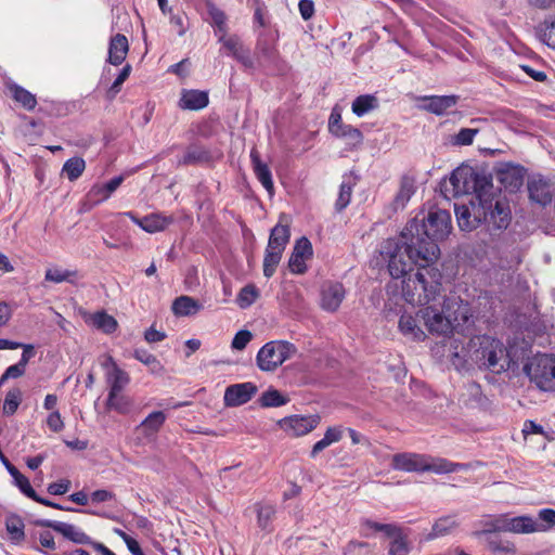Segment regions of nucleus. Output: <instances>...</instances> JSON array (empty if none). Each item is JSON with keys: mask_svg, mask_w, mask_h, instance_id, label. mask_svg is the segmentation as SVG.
Wrapping results in <instances>:
<instances>
[{"mask_svg": "<svg viewBox=\"0 0 555 555\" xmlns=\"http://www.w3.org/2000/svg\"><path fill=\"white\" fill-rule=\"evenodd\" d=\"M78 273L74 270H65L61 268H51L46 271L44 279L46 281L54 282V283H62V282H69L75 283V279L77 278Z\"/></svg>", "mask_w": 555, "mask_h": 555, "instance_id": "obj_46", "label": "nucleus"}, {"mask_svg": "<svg viewBox=\"0 0 555 555\" xmlns=\"http://www.w3.org/2000/svg\"><path fill=\"white\" fill-rule=\"evenodd\" d=\"M331 133L336 138L345 139L353 147L360 146L363 142L362 132L351 125L344 124Z\"/></svg>", "mask_w": 555, "mask_h": 555, "instance_id": "obj_32", "label": "nucleus"}, {"mask_svg": "<svg viewBox=\"0 0 555 555\" xmlns=\"http://www.w3.org/2000/svg\"><path fill=\"white\" fill-rule=\"evenodd\" d=\"M346 296V291L339 282H326L321 291V307L322 309L335 312Z\"/></svg>", "mask_w": 555, "mask_h": 555, "instance_id": "obj_13", "label": "nucleus"}, {"mask_svg": "<svg viewBox=\"0 0 555 555\" xmlns=\"http://www.w3.org/2000/svg\"><path fill=\"white\" fill-rule=\"evenodd\" d=\"M467 353L479 367L500 374L514 364L511 350L499 339L489 335H478L468 341Z\"/></svg>", "mask_w": 555, "mask_h": 555, "instance_id": "obj_3", "label": "nucleus"}, {"mask_svg": "<svg viewBox=\"0 0 555 555\" xmlns=\"http://www.w3.org/2000/svg\"><path fill=\"white\" fill-rule=\"evenodd\" d=\"M130 73H131V66L129 64H127L121 69V72L119 73V75L117 76L115 81L112 83V86L109 87V89L107 91V96L109 99H114L116 96V94L120 91L122 83L129 77Z\"/></svg>", "mask_w": 555, "mask_h": 555, "instance_id": "obj_54", "label": "nucleus"}, {"mask_svg": "<svg viewBox=\"0 0 555 555\" xmlns=\"http://www.w3.org/2000/svg\"><path fill=\"white\" fill-rule=\"evenodd\" d=\"M86 162L81 157H72L65 162L62 168V173L67 177L69 181H76L85 171Z\"/></svg>", "mask_w": 555, "mask_h": 555, "instance_id": "obj_43", "label": "nucleus"}, {"mask_svg": "<svg viewBox=\"0 0 555 555\" xmlns=\"http://www.w3.org/2000/svg\"><path fill=\"white\" fill-rule=\"evenodd\" d=\"M457 525L459 524L453 516L441 517L433 525V529L428 534V539H435L449 534L453 529L457 527Z\"/></svg>", "mask_w": 555, "mask_h": 555, "instance_id": "obj_41", "label": "nucleus"}, {"mask_svg": "<svg viewBox=\"0 0 555 555\" xmlns=\"http://www.w3.org/2000/svg\"><path fill=\"white\" fill-rule=\"evenodd\" d=\"M47 425L54 433H60L64 428V422L59 411H52L48 415Z\"/></svg>", "mask_w": 555, "mask_h": 555, "instance_id": "obj_60", "label": "nucleus"}, {"mask_svg": "<svg viewBox=\"0 0 555 555\" xmlns=\"http://www.w3.org/2000/svg\"><path fill=\"white\" fill-rule=\"evenodd\" d=\"M218 41L222 44V48L227 50L229 55H232L237 62H240L246 68H255V62L250 56V52L246 49L241 39L235 36H228L227 33L219 35Z\"/></svg>", "mask_w": 555, "mask_h": 555, "instance_id": "obj_11", "label": "nucleus"}, {"mask_svg": "<svg viewBox=\"0 0 555 555\" xmlns=\"http://www.w3.org/2000/svg\"><path fill=\"white\" fill-rule=\"evenodd\" d=\"M373 532H383L386 535H392L397 532V526L392 524H379L371 519H363L361 521V534L369 538Z\"/></svg>", "mask_w": 555, "mask_h": 555, "instance_id": "obj_34", "label": "nucleus"}, {"mask_svg": "<svg viewBox=\"0 0 555 555\" xmlns=\"http://www.w3.org/2000/svg\"><path fill=\"white\" fill-rule=\"evenodd\" d=\"M422 309V322L430 334L449 336L452 333L465 334L474 323L469 304L457 296H449L443 300L442 310L434 306Z\"/></svg>", "mask_w": 555, "mask_h": 555, "instance_id": "obj_2", "label": "nucleus"}, {"mask_svg": "<svg viewBox=\"0 0 555 555\" xmlns=\"http://www.w3.org/2000/svg\"><path fill=\"white\" fill-rule=\"evenodd\" d=\"M282 253H278L275 250L266 248L264 258H263V275L266 278H271L282 259Z\"/></svg>", "mask_w": 555, "mask_h": 555, "instance_id": "obj_48", "label": "nucleus"}, {"mask_svg": "<svg viewBox=\"0 0 555 555\" xmlns=\"http://www.w3.org/2000/svg\"><path fill=\"white\" fill-rule=\"evenodd\" d=\"M5 529L13 543H21L25 540V524L16 514H10L5 517Z\"/></svg>", "mask_w": 555, "mask_h": 555, "instance_id": "obj_29", "label": "nucleus"}, {"mask_svg": "<svg viewBox=\"0 0 555 555\" xmlns=\"http://www.w3.org/2000/svg\"><path fill=\"white\" fill-rule=\"evenodd\" d=\"M539 38L547 47L555 49V16L545 18L538 28Z\"/></svg>", "mask_w": 555, "mask_h": 555, "instance_id": "obj_42", "label": "nucleus"}, {"mask_svg": "<svg viewBox=\"0 0 555 555\" xmlns=\"http://www.w3.org/2000/svg\"><path fill=\"white\" fill-rule=\"evenodd\" d=\"M388 537L392 539L389 544V555H409L411 550L410 543L399 527H397L396 534Z\"/></svg>", "mask_w": 555, "mask_h": 555, "instance_id": "obj_39", "label": "nucleus"}, {"mask_svg": "<svg viewBox=\"0 0 555 555\" xmlns=\"http://www.w3.org/2000/svg\"><path fill=\"white\" fill-rule=\"evenodd\" d=\"M129 51V44L126 36L117 34L111 38L108 47V62L112 65H120Z\"/></svg>", "mask_w": 555, "mask_h": 555, "instance_id": "obj_18", "label": "nucleus"}, {"mask_svg": "<svg viewBox=\"0 0 555 555\" xmlns=\"http://www.w3.org/2000/svg\"><path fill=\"white\" fill-rule=\"evenodd\" d=\"M524 371L541 390H555V358L547 354L535 356L525 365Z\"/></svg>", "mask_w": 555, "mask_h": 555, "instance_id": "obj_8", "label": "nucleus"}, {"mask_svg": "<svg viewBox=\"0 0 555 555\" xmlns=\"http://www.w3.org/2000/svg\"><path fill=\"white\" fill-rule=\"evenodd\" d=\"M298 9L301 17L305 21H308L312 17L314 13V4L311 0H300L298 4Z\"/></svg>", "mask_w": 555, "mask_h": 555, "instance_id": "obj_63", "label": "nucleus"}, {"mask_svg": "<svg viewBox=\"0 0 555 555\" xmlns=\"http://www.w3.org/2000/svg\"><path fill=\"white\" fill-rule=\"evenodd\" d=\"M542 528L538 527V521L528 515L509 517L508 531L517 534H528L537 532Z\"/></svg>", "mask_w": 555, "mask_h": 555, "instance_id": "obj_22", "label": "nucleus"}, {"mask_svg": "<svg viewBox=\"0 0 555 555\" xmlns=\"http://www.w3.org/2000/svg\"><path fill=\"white\" fill-rule=\"evenodd\" d=\"M289 237L291 232L288 227L279 223L271 230L267 248L283 254L289 242Z\"/></svg>", "mask_w": 555, "mask_h": 555, "instance_id": "obj_25", "label": "nucleus"}, {"mask_svg": "<svg viewBox=\"0 0 555 555\" xmlns=\"http://www.w3.org/2000/svg\"><path fill=\"white\" fill-rule=\"evenodd\" d=\"M207 12L212 26L216 27V35L227 33V16L223 11L217 8L214 3L207 2Z\"/></svg>", "mask_w": 555, "mask_h": 555, "instance_id": "obj_44", "label": "nucleus"}, {"mask_svg": "<svg viewBox=\"0 0 555 555\" xmlns=\"http://www.w3.org/2000/svg\"><path fill=\"white\" fill-rule=\"evenodd\" d=\"M519 68L535 81H544L546 79V74L544 72L538 70L530 65L521 64L519 65Z\"/></svg>", "mask_w": 555, "mask_h": 555, "instance_id": "obj_64", "label": "nucleus"}, {"mask_svg": "<svg viewBox=\"0 0 555 555\" xmlns=\"http://www.w3.org/2000/svg\"><path fill=\"white\" fill-rule=\"evenodd\" d=\"M450 184L454 196L474 194L480 203L487 202L493 186L490 176L469 166L456 168L450 177Z\"/></svg>", "mask_w": 555, "mask_h": 555, "instance_id": "obj_5", "label": "nucleus"}, {"mask_svg": "<svg viewBox=\"0 0 555 555\" xmlns=\"http://www.w3.org/2000/svg\"><path fill=\"white\" fill-rule=\"evenodd\" d=\"M476 133V129L463 128L455 134L452 142L455 145H469L473 143Z\"/></svg>", "mask_w": 555, "mask_h": 555, "instance_id": "obj_56", "label": "nucleus"}, {"mask_svg": "<svg viewBox=\"0 0 555 555\" xmlns=\"http://www.w3.org/2000/svg\"><path fill=\"white\" fill-rule=\"evenodd\" d=\"M122 391L124 390L108 392L105 405L108 411L127 415L133 409V400Z\"/></svg>", "mask_w": 555, "mask_h": 555, "instance_id": "obj_19", "label": "nucleus"}, {"mask_svg": "<svg viewBox=\"0 0 555 555\" xmlns=\"http://www.w3.org/2000/svg\"><path fill=\"white\" fill-rule=\"evenodd\" d=\"M209 160V153L204 147L191 145L186 149L183 157L179 160V165H194L206 163Z\"/></svg>", "mask_w": 555, "mask_h": 555, "instance_id": "obj_36", "label": "nucleus"}, {"mask_svg": "<svg viewBox=\"0 0 555 555\" xmlns=\"http://www.w3.org/2000/svg\"><path fill=\"white\" fill-rule=\"evenodd\" d=\"M320 416L312 415H291L278 422L279 427L289 437H300L311 433L320 423Z\"/></svg>", "mask_w": 555, "mask_h": 555, "instance_id": "obj_9", "label": "nucleus"}, {"mask_svg": "<svg viewBox=\"0 0 555 555\" xmlns=\"http://www.w3.org/2000/svg\"><path fill=\"white\" fill-rule=\"evenodd\" d=\"M124 176H117L104 184H95L91 188L89 195L93 197L96 203L104 202L120 186L124 181Z\"/></svg>", "mask_w": 555, "mask_h": 555, "instance_id": "obj_24", "label": "nucleus"}, {"mask_svg": "<svg viewBox=\"0 0 555 555\" xmlns=\"http://www.w3.org/2000/svg\"><path fill=\"white\" fill-rule=\"evenodd\" d=\"M253 335L247 330L237 332L232 340V348L235 350H243L247 344L251 340Z\"/></svg>", "mask_w": 555, "mask_h": 555, "instance_id": "obj_58", "label": "nucleus"}, {"mask_svg": "<svg viewBox=\"0 0 555 555\" xmlns=\"http://www.w3.org/2000/svg\"><path fill=\"white\" fill-rule=\"evenodd\" d=\"M418 221L411 220L399 237L388 238L380 246V255L388 262L392 279H402V296L415 306L436 301L441 292V273L431 267L440 254L439 247L429 241L414 236Z\"/></svg>", "mask_w": 555, "mask_h": 555, "instance_id": "obj_1", "label": "nucleus"}, {"mask_svg": "<svg viewBox=\"0 0 555 555\" xmlns=\"http://www.w3.org/2000/svg\"><path fill=\"white\" fill-rule=\"evenodd\" d=\"M201 309L202 305L190 296H180L172 302V312L178 317L193 315Z\"/></svg>", "mask_w": 555, "mask_h": 555, "instance_id": "obj_27", "label": "nucleus"}, {"mask_svg": "<svg viewBox=\"0 0 555 555\" xmlns=\"http://www.w3.org/2000/svg\"><path fill=\"white\" fill-rule=\"evenodd\" d=\"M70 487V481L67 479L60 480L57 482L50 483L48 486V492L53 495L65 494Z\"/></svg>", "mask_w": 555, "mask_h": 555, "instance_id": "obj_62", "label": "nucleus"}, {"mask_svg": "<svg viewBox=\"0 0 555 555\" xmlns=\"http://www.w3.org/2000/svg\"><path fill=\"white\" fill-rule=\"evenodd\" d=\"M391 466L396 470L408 473L433 472L435 474H450L466 468L465 464L454 463L442 457H433L426 454L403 452L392 456Z\"/></svg>", "mask_w": 555, "mask_h": 555, "instance_id": "obj_4", "label": "nucleus"}, {"mask_svg": "<svg viewBox=\"0 0 555 555\" xmlns=\"http://www.w3.org/2000/svg\"><path fill=\"white\" fill-rule=\"evenodd\" d=\"M26 369L22 364L16 363L9 366L0 378V384H3L9 378H18L25 374Z\"/></svg>", "mask_w": 555, "mask_h": 555, "instance_id": "obj_61", "label": "nucleus"}, {"mask_svg": "<svg viewBox=\"0 0 555 555\" xmlns=\"http://www.w3.org/2000/svg\"><path fill=\"white\" fill-rule=\"evenodd\" d=\"M379 105L378 99L373 94H362L357 96L351 105L352 113L358 117H362Z\"/></svg>", "mask_w": 555, "mask_h": 555, "instance_id": "obj_30", "label": "nucleus"}, {"mask_svg": "<svg viewBox=\"0 0 555 555\" xmlns=\"http://www.w3.org/2000/svg\"><path fill=\"white\" fill-rule=\"evenodd\" d=\"M172 222L171 217L160 214H152L141 219V229L149 233H156L165 230Z\"/></svg>", "mask_w": 555, "mask_h": 555, "instance_id": "obj_31", "label": "nucleus"}, {"mask_svg": "<svg viewBox=\"0 0 555 555\" xmlns=\"http://www.w3.org/2000/svg\"><path fill=\"white\" fill-rule=\"evenodd\" d=\"M10 89L12 92V96L16 102L21 103L28 111L35 108L37 100L33 93L16 85L12 86Z\"/></svg>", "mask_w": 555, "mask_h": 555, "instance_id": "obj_47", "label": "nucleus"}, {"mask_svg": "<svg viewBox=\"0 0 555 555\" xmlns=\"http://www.w3.org/2000/svg\"><path fill=\"white\" fill-rule=\"evenodd\" d=\"M509 516L499 515L485 521V532L508 531Z\"/></svg>", "mask_w": 555, "mask_h": 555, "instance_id": "obj_51", "label": "nucleus"}, {"mask_svg": "<svg viewBox=\"0 0 555 555\" xmlns=\"http://www.w3.org/2000/svg\"><path fill=\"white\" fill-rule=\"evenodd\" d=\"M36 525L40 527L51 528L75 543L86 544L90 540V538L83 531H81L78 527L72 524L41 519L36 521Z\"/></svg>", "mask_w": 555, "mask_h": 555, "instance_id": "obj_14", "label": "nucleus"}, {"mask_svg": "<svg viewBox=\"0 0 555 555\" xmlns=\"http://www.w3.org/2000/svg\"><path fill=\"white\" fill-rule=\"evenodd\" d=\"M259 297V291L255 285L249 284L244 286L237 295L236 302L242 308L250 307Z\"/></svg>", "mask_w": 555, "mask_h": 555, "instance_id": "obj_50", "label": "nucleus"}, {"mask_svg": "<svg viewBox=\"0 0 555 555\" xmlns=\"http://www.w3.org/2000/svg\"><path fill=\"white\" fill-rule=\"evenodd\" d=\"M528 191L531 201L546 206L553 199L555 186L541 177H534L528 182Z\"/></svg>", "mask_w": 555, "mask_h": 555, "instance_id": "obj_15", "label": "nucleus"}, {"mask_svg": "<svg viewBox=\"0 0 555 555\" xmlns=\"http://www.w3.org/2000/svg\"><path fill=\"white\" fill-rule=\"evenodd\" d=\"M289 399L284 396L281 391L274 388H269L264 392H262L259 398V403L263 408H278L285 405Z\"/></svg>", "mask_w": 555, "mask_h": 555, "instance_id": "obj_40", "label": "nucleus"}, {"mask_svg": "<svg viewBox=\"0 0 555 555\" xmlns=\"http://www.w3.org/2000/svg\"><path fill=\"white\" fill-rule=\"evenodd\" d=\"M423 101L426 102L424 108L433 114L442 115L449 108L453 107L457 102V96L455 95H431L424 96Z\"/></svg>", "mask_w": 555, "mask_h": 555, "instance_id": "obj_21", "label": "nucleus"}, {"mask_svg": "<svg viewBox=\"0 0 555 555\" xmlns=\"http://www.w3.org/2000/svg\"><path fill=\"white\" fill-rule=\"evenodd\" d=\"M296 352V346L287 340H271L259 349L256 363L262 372H274Z\"/></svg>", "mask_w": 555, "mask_h": 555, "instance_id": "obj_6", "label": "nucleus"}, {"mask_svg": "<svg viewBox=\"0 0 555 555\" xmlns=\"http://www.w3.org/2000/svg\"><path fill=\"white\" fill-rule=\"evenodd\" d=\"M538 518L542 521L538 522V527L542 529L537 532H546L555 526V509L543 508L539 512Z\"/></svg>", "mask_w": 555, "mask_h": 555, "instance_id": "obj_53", "label": "nucleus"}, {"mask_svg": "<svg viewBox=\"0 0 555 555\" xmlns=\"http://www.w3.org/2000/svg\"><path fill=\"white\" fill-rule=\"evenodd\" d=\"M255 511L257 513V525L261 530L271 531V524L275 516V507L267 503L255 504Z\"/></svg>", "mask_w": 555, "mask_h": 555, "instance_id": "obj_33", "label": "nucleus"}, {"mask_svg": "<svg viewBox=\"0 0 555 555\" xmlns=\"http://www.w3.org/2000/svg\"><path fill=\"white\" fill-rule=\"evenodd\" d=\"M166 414L162 411H154L150 413L139 425V429L143 431L146 437L153 436L160 430L166 422Z\"/></svg>", "mask_w": 555, "mask_h": 555, "instance_id": "obj_28", "label": "nucleus"}, {"mask_svg": "<svg viewBox=\"0 0 555 555\" xmlns=\"http://www.w3.org/2000/svg\"><path fill=\"white\" fill-rule=\"evenodd\" d=\"M12 478L14 480V485L21 490L23 494L29 499L36 498V491L33 489L29 479L26 476L18 473Z\"/></svg>", "mask_w": 555, "mask_h": 555, "instance_id": "obj_55", "label": "nucleus"}, {"mask_svg": "<svg viewBox=\"0 0 555 555\" xmlns=\"http://www.w3.org/2000/svg\"><path fill=\"white\" fill-rule=\"evenodd\" d=\"M258 391L254 383L246 382L227 387L223 396L225 406H240L247 403Z\"/></svg>", "mask_w": 555, "mask_h": 555, "instance_id": "obj_12", "label": "nucleus"}, {"mask_svg": "<svg viewBox=\"0 0 555 555\" xmlns=\"http://www.w3.org/2000/svg\"><path fill=\"white\" fill-rule=\"evenodd\" d=\"M353 184L350 181L344 180L339 188L338 198L336 201V209L343 210L345 209L351 199Z\"/></svg>", "mask_w": 555, "mask_h": 555, "instance_id": "obj_52", "label": "nucleus"}, {"mask_svg": "<svg viewBox=\"0 0 555 555\" xmlns=\"http://www.w3.org/2000/svg\"><path fill=\"white\" fill-rule=\"evenodd\" d=\"M415 193V181L411 177H403L401 179L399 192L395 198L396 207L403 208Z\"/></svg>", "mask_w": 555, "mask_h": 555, "instance_id": "obj_37", "label": "nucleus"}, {"mask_svg": "<svg viewBox=\"0 0 555 555\" xmlns=\"http://www.w3.org/2000/svg\"><path fill=\"white\" fill-rule=\"evenodd\" d=\"M293 253L309 259L312 256V245L310 241L307 237H300L296 242Z\"/></svg>", "mask_w": 555, "mask_h": 555, "instance_id": "obj_57", "label": "nucleus"}, {"mask_svg": "<svg viewBox=\"0 0 555 555\" xmlns=\"http://www.w3.org/2000/svg\"><path fill=\"white\" fill-rule=\"evenodd\" d=\"M452 229L451 215L446 209L433 208L426 218L418 222V231L414 230L415 237H422L425 242H437L448 237Z\"/></svg>", "mask_w": 555, "mask_h": 555, "instance_id": "obj_7", "label": "nucleus"}, {"mask_svg": "<svg viewBox=\"0 0 555 555\" xmlns=\"http://www.w3.org/2000/svg\"><path fill=\"white\" fill-rule=\"evenodd\" d=\"M100 364L104 370L108 392L124 390L129 385L130 375L116 363L113 357L104 354Z\"/></svg>", "mask_w": 555, "mask_h": 555, "instance_id": "obj_10", "label": "nucleus"}, {"mask_svg": "<svg viewBox=\"0 0 555 555\" xmlns=\"http://www.w3.org/2000/svg\"><path fill=\"white\" fill-rule=\"evenodd\" d=\"M208 93L199 90H182L179 107L189 111H198L208 105Z\"/></svg>", "mask_w": 555, "mask_h": 555, "instance_id": "obj_17", "label": "nucleus"}, {"mask_svg": "<svg viewBox=\"0 0 555 555\" xmlns=\"http://www.w3.org/2000/svg\"><path fill=\"white\" fill-rule=\"evenodd\" d=\"M455 215L457 219L459 227L463 231H472L477 228V225L480 222V219L477 217H473L470 214V209L463 205V206H455Z\"/></svg>", "mask_w": 555, "mask_h": 555, "instance_id": "obj_38", "label": "nucleus"}, {"mask_svg": "<svg viewBox=\"0 0 555 555\" xmlns=\"http://www.w3.org/2000/svg\"><path fill=\"white\" fill-rule=\"evenodd\" d=\"M250 159L257 179L262 184V186L271 194L273 192V180L269 167L267 166V164L261 162L259 153L255 149H253L250 152Z\"/></svg>", "mask_w": 555, "mask_h": 555, "instance_id": "obj_20", "label": "nucleus"}, {"mask_svg": "<svg viewBox=\"0 0 555 555\" xmlns=\"http://www.w3.org/2000/svg\"><path fill=\"white\" fill-rule=\"evenodd\" d=\"M421 314L422 309L417 311L414 315L404 312L399 320L400 332L408 338L417 341L424 340L426 338V333L420 325L422 321Z\"/></svg>", "mask_w": 555, "mask_h": 555, "instance_id": "obj_16", "label": "nucleus"}, {"mask_svg": "<svg viewBox=\"0 0 555 555\" xmlns=\"http://www.w3.org/2000/svg\"><path fill=\"white\" fill-rule=\"evenodd\" d=\"M486 218L495 229H506L511 221V210L505 203L496 201L493 209L490 210L489 216Z\"/></svg>", "mask_w": 555, "mask_h": 555, "instance_id": "obj_23", "label": "nucleus"}, {"mask_svg": "<svg viewBox=\"0 0 555 555\" xmlns=\"http://www.w3.org/2000/svg\"><path fill=\"white\" fill-rule=\"evenodd\" d=\"M133 356L138 361L146 365L152 374L160 375L163 373L164 366L154 354L146 350L137 349Z\"/></svg>", "mask_w": 555, "mask_h": 555, "instance_id": "obj_45", "label": "nucleus"}, {"mask_svg": "<svg viewBox=\"0 0 555 555\" xmlns=\"http://www.w3.org/2000/svg\"><path fill=\"white\" fill-rule=\"evenodd\" d=\"M22 390L20 388H12L8 391L3 402V413L13 415L22 402Z\"/></svg>", "mask_w": 555, "mask_h": 555, "instance_id": "obj_49", "label": "nucleus"}, {"mask_svg": "<svg viewBox=\"0 0 555 555\" xmlns=\"http://www.w3.org/2000/svg\"><path fill=\"white\" fill-rule=\"evenodd\" d=\"M306 260V258L292 253L288 260L289 270L295 274L305 273L307 270Z\"/></svg>", "mask_w": 555, "mask_h": 555, "instance_id": "obj_59", "label": "nucleus"}, {"mask_svg": "<svg viewBox=\"0 0 555 555\" xmlns=\"http://www.w3.org/2000/svg\"><path fill=\"white\" fill-rule=\"evenodd\" d=\"M89 323L106 334H111L117 328V321L104 311L90 315Z\"/></svg>", "mask_w": 555, "mask_h": 555, "instance_id": "obj_35", "label": "nucleus"}, {"mask_svg": "<svg viewBox=\"0 0 555 555\" xmlns=\"http://www.w3.org/2000/svg\"><path fill=\"white\" fill-rule=\"evenodd\" d=\"M256 54L258 64L260 66L269 63H273L276 56V50L273 43H271L266 34H259L256 43Z\"/></svg>", "mask_w": 555, "mask_h": 555, "instance_id": "obj_26", "label": "nucleus"}]
</instances>
